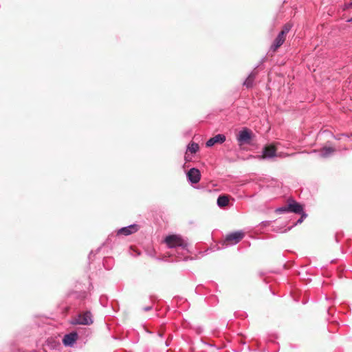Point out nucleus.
<instances>
[{
  "instance_id": "nucleus-19",
  "label": "nucleus",
  "mask_w": 352,
  "mask_h": 352,
  "mask_svg": "<svg viewBox=\"0 0 352 352\" xmlns=\"http://www.w3.org/2000/svg\"><path fill=\"white\" fill-rule=\"evenodd\" d=\"M347 22H352V18L347 20Z\"/></svg>"
},
{
  "instance_id": "nucleus-15",
  "label": "nucleus",
  "mask_w": 352,
  "mask_h": 352,
  "mask_svg": "<svg viewBox=\"0 0 352 352\" xmlns=\"http://www.w3.org/2000/svg\"><path fill=\"white\" fill-rule=\"evenodd\" d=\"M199 148V144L195 142H190L188 146V151L191 153H195Z\"/></svg>"
},
{
  "instance_id": "nucleus-13",
  "label": "nucleus",
  "mask_w": 352,
  "mask_h": 352,
  "mask_svg": "<svg viewBox=\"0 0 352 352\" xmlns=\"http://www.w3.org/2000/svg\"><path fill=\"white\" fill-rule=\"evenodd\" d=\"M255 77L256 73L252 72L244 81L243 85L245 86L248 89L252 88L254 85Z\"/></svg>"
},
{
  "instance_id": "nucleus-8",
  "label": "nucleus",
  "mask_w": 352,
  "mask_h": 352,
  "mask_svg": "<svg viewBox=\"0 0 352 352\" xmlns=\"http://www.w3.org/2000/svg\"><path fill=\"white\" fill-rule=\"evenodd\" d=\"M226 141V136L223 134H218L210 138L206 143L207 147L214 146L215 144H222Z\"/></svg>"
},
{
  "instance_id": "nucleus-5",
  "label": "nucleus",
  "mask_w": 352,
  "mask_h": 352,
  "mask_svg": "<svg viewBox=\"0 0 352 352\" xmlns=\"http://www.w3.org/2000/svg\"><path fill=\"white\" fill-rule=\"evenodd\" d=\"M276 147L273 144L266 145L263 149V154L261 156V159L272 158L276 155Z\"/></svg>"
},
{
  "instance_id": "nucleus-10",
  "label": "nucleus",
  "mask_w": 352,
  "mask_h": 352,
  "mask_svg": "<svg viewBox=\"0 0 352 352\" xmlns=\"http://www.w3.org/2000/svg\"><path fill=\"white\" fill-rule=\"evenodd\" d=\"M138 230L139 226L137 224H133L120 229L118 231V234H123L125 236H128L136 232Z\"/></svg>"
},
{
  "instance_id": "nucleus-16",
  "label": "nucleus",
  "mask_w": 352,
  "mask_h": 352,
  "mask_svg": "<svg viewBox=\"0 0 352 352\" xmlns=\"http://www.w3.org/2000/svg\"><path fill=\"white\" fill-rule=\"evenodd\" d=\"M307 217V215L305 214H303L301 217L296 222V224L297 223H300L302 222L303 219H305Z\"/></svg>"
},
{
  "instance_id": "nucleus-17",
  "label": "nucleus",
  "mask_w": 352,
  "mask_h": 352,
  "mask_svg": "<svg viewBox=\"0 0 352 352\" xmlns=\"http://www.w3.org/2000/svg\"><path fill=\"white\" fill-rule=\"evenodd\" d=\"M164 329L162 327V328L159 330V331H158V335H159L160 336H162L164 335Z\"/></svg>"
},
{
  "instance_id": "nucleus-3",
  "label": "nucleus",
  "mask_w": 352,
  "mask_h": 352,
  "mask_svg": "<svg viewBox=\"0 0 352 352\" xmlns=\"http://www.w3.org/2000/svg\"><path fill=\"white\" fill-rule=\"evenodd\" d=\"M73 324L89 325L93 323L92 315L90 311H85L78 315L72 320Z\"/></svg>"
},
{
  "instance_id": "nucleus-18",
  "label": "nucleus",
  "mask_w": 352,
  "mask_h": 352,
  "mask_svg": "<svg viewBox=\"0 0 352 352\" xmlns=\"http://www.w3.org/2000/svg\"><path fill=\"white\" fill-rule=\"evenodd\" d=\"M151 309V307H146L145 308V310L148 311V310H150Z\"/></svg>"
},
{
  "instance_id": "nucleus-11",
  "label": "nucleus",
  "mask_w": 352,
  "mask_h": 352,
  "mask_svg": "<svg viewBox=\"0 0 352 352\" xmlns=\"http://www.w3.org/2000/svg\"><path fill=\"white\" fill-rule=\"evenodd\" d=\"M78 339V334L76 332H72L67 334L63 339V343L65 346H72Z\"/></svg>"
},
{
  "instance_id": "nucleus-12",
  "label": "nucleus",
  "mask_w": 352,
  "mask_h": 352,
  "mask_svg": "<svg viewBox=\"0 0 352 352\" xmlns=\"http://www.w3.org/2000/svg\"><path fill=\"white\" fill-rule=\"evenodd\" d=\"M336 151V149L332 147H324L321 149L320 151V155L322 157L327 158L330 156H331L334 152Z\"/></svg>"
},
{
  "instance_id": "nucleus-1",
  "label": "nucleus",
  "mask_w": 352,
  "mask_h": 352,
  "mask_svg": "<svg viewBox=\"0 0 352 352\" xmlns=\"http://www.w3.org/2000/svg\"><path fill=\"white\" fill-rule=\"evenodd\" d=\"M292 25L289 23L285 24L283 30L279 32L277 37L275 38L271 49L275 52L285 42L287 33L291 30Z\"/></svg>"
},
{
  "instance_id": "nucleus-22",
  "label": "nucleus",
  "mask_w": 352,
  "mask_h": 352,
  "mask_svg": "<svg viewBox=\"0 0 352 352\" xmlns=\"http://www.w3.org/2000/svg\"><path fill=\"white\" fill-rule=\"evenodd\" d=\"M351 136H352V134H351Z\"/></svg>"
},
{
  "instance_id": "nucleus-6",
  "label": "nucleus",
  "mask_w": 352,
  "mask_h": 352,
  "mask_svg": "<svg viewBox=\"0 0 352 352\" xmlns=\"http://www.w3.org/2000/svg\"><path fill=\"white\" fill-rule=\"evenodd\" d=\"M279 212L290 211L295 213H300L302 211V206L297 202L288 204L287 206L280 208L277 210Z\"/></svg>"
},
{
  "instance_id": "nucleus-20",
  "label": "nucleus",
  "mask_w": 352,
  "mask_h": 352,
  "mask_svg": "<svg viewBox=\"0 0 352 352\" xmlns=\"http://www.w3.org/2000/svg\"><path fill=\"white\" fill-rule=\"evenodd\" d=\"M342 136H346V138H349V135H345V134H342Z\"/></svg>"
},
{
  "instance_id": "nucleus-7",
  "label": "nucleus",
  "mask_w": 352,
  "mask_h": 352,
  "mask_svg": "<svg viewBox=\"0 0 352 352\" xmlns=\"http://www.w3.org/2000/svg\"><path fill=\"white\" fill-rule=\"evenodd\" d=\"M244 236L242 232H236L228 234L226 238L227 245L235 244L239 243Z\"/></svg>"
},
{
  "instance_id": "nucleus-2",
  "label": "nucleus",
  "mask_w": 352,
  "mask_h": 352,
  "mask_svg": "<svg viewBox=\"0 0 352 352\" xmlns=\"http://www.w3.org/2000/svg\"><path fill=\"white\" fill-rule=\"evenodd\" d=\"M164 242L169 248L183 247L186 245L184 240L178 234H170L167 236L164 239Z\"/></svg>"
},
{
  "instance_id": "nucleus-4",
  "label": "nucleus",
  "mask_w": 352,
  "mask_h": 352,
  "mask_svg": "<svg viewBox=\"0 0 352 352\" xmlns=\"http://www.w3.org/2000/svg\"><path fill=\"white\" fill-rule=\"evenodd\" d=\"M252 131L247 128L243 129L237 135V140L241 144L249 143L252 139Z\"/></svg>"
},
{
  "instance_id": "nucleus-14",
  "label": "nucleus",
  "mask_w": 352,
  "mask_h": 352,
  "mask_svg": "<svg viewBox=\"0 0 352 352\" xmlns=\"http://www.w3.org/2000/svg\"><path fill=\"white\" fill-rule=\"evenodd\" d=\"M229 204V196L228 195H221L219 196L217 199V204L219 207H225L228 206Z\"/></svg>"
},
{
  "instance_id": "nucleus-21",
  "label": "nucleus",
  "mask_w": 352,
  "mask_h": 352,
  "mask_svg": "<svg viewBox=\"0 0 352 352\" xmlns=\"http://www.w3.org/2000/svg\"><path fill=\"white\" fill-rule=\"evenodd\" d=\"M351 5H352V2H351Z\"/></svg>"
},
{
  "instance_id": "nucleus-9",
  "label": "nucleus",
  "mask_w": 352,
  "mask_h": 352,
  "mask_svg": "<svg viewBox=\"0 0 352 352\" xmlns=\"http://www.w3.org/2000/svg\"><path fill=\"white\" fill-rule=\"evenodd\" d=\"M187 175L189 180L193 184H197L200 181L201 174L199 170L197 168H190L188 170Z\"/></svg>"
}]
</instances>
